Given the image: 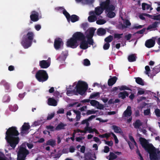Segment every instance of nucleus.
<instances>
[{"mask_svg": "<svg viewBox=\"0 0 160 160\" xmlns=\"http://www.w3.org/2000/svg\"><path fill=\"white\" fill-rule=\"evenodd\" d=\"M55 114L54 113H51L50 114H48L47 118V120H51L54 116Z\"/></svg>", "mask_w": 160, "mask_h": 160, "instance_id": "nucleus-55", "label": "nucleus"}, {"mask_svg": "<svg viewBox=\"0 0 160 160\" xmlns=\"http://www.w3.org/2000/svg\"><path fill=\"white\" fill-rule=\"evenodd\" d=\"M48 104L50 105L56 106L57 105V102L53 98H49L48 99Z\"/></svg>", "mask_w": 160, "mask_h": 160, "instance_id": "nucleus-18", "label": "nucleus"}, {"mask_svg": "<svg viewBox=\"0 0 160 160\" xmlns=\"http://www.w3.org/2000/svg\"><path fill=\"white\" fill-rule=\"evenodd\" d=\"M103 11L104 10L100 6L96 8L95 9V12L92 11L90 12V14H95L96 15H99L103 12Z\"/></svg>", "mask_w": 160, "mask_h": 160, "instance_id": "nucleus-15", "label": "nucleus"}, {"mask_svg": "<svg viewBox=\"0 0 160 160\" xmlns=\"http://www.w3.org/2000/svg\"><path fill=\"white\" fill-rule=\"evenodd\" d=\"M34 36V33L32 32H29L26 35L23 36L21 43L25 48H28L31 46Z\"/></svg>", "mask_w": 160, "mask_h": 160, "instance_id": "nucleus-3", "label": "nucleus"}, {"mask_svg": "<svg viewBox=\"0 0 160 160\" xmlns=\"http://www.w3.org/2000/svg\"><path fill=\"white\" fill-rule=\"evenodd\" d=\"M109 157V160H113L117 157V156L113 152H110Z\"/></svg>", "mask_w": 160, "mask_h": 160, "instance_id": "nucleus-38", "label": "nucleus"}, {"mask_svg": "<svg viewBox=\"0 0 160 160\" xmlns=\"http://www.w3.org/2000/svg\"><path fill=\"white\" fill-rule=\"evenodd\" d=\"M66 45L68 47L75 48L78 46V43L77 40L72 36L67 41Z\"/></svg>", "mask_w": 160, "mask_h": 160, "instance_id": "nucleus-8", "label": "nucleus"}, {"mask_svg": "<svg viewBox=\"0 0 160 160\" xmlns=\"http://www.w3.org/2000/svg\"><path fill=\"white\" fill-rule=\"evenodd\" d=\"M117 78L116 76L109 78L108 81V85L109 86H112L116 82Z\"/></svg>", "mask_w": 160, "mask_h": 160, "instance_id": "nucleus-21", "label": "nucleus"}, {"mask_svg": "<svg viewBox=\"0 0 160 160\" xmlns=\"http://www.w3.org/2000/svg\"><path fill=\"white\" fill-rule=\"evenodd\" d=\"M97 17L95 15L89 16L88 18V21L89 22H93L97 20Z\"/></svg>", "mask_w": 160, "mask_h": 160, "instance_id": "nucleus-30", "label": "nucleus"}, {"mask_svg": "<svg viewBox=\"0 0 160 160\" xmlns=\"http://www.w3.org/2000/svg\"><path fill=\"white\" fill-rule=\"evenodd\" d=\"M142 10H144L146 9L148 10L149 9L150 10H151L152 9V8L151 7L150 5L145 3H142Z\"/></svg>", "mask_w": 160, "mask_h": 160, "instance_id": "nucleus-29", "label": "nucleus"}, {"mask_svg": "<svg viewBox=\"0 0 160 160\" xmlns=\"http://www.w3.org/2000/svg\"><path fill=\"white\" fill-rule=\"evenodd\" d=\"M46 145L53 147L56 145V141L55 140L52 139H50L47 142Z\"/></svg>", "mask_w": 160, "mask_h": 160, "instance_id": "nucleus-34", "label": "nucleus"}, {"mask_svg": "<svg viewBox=\"0 0 160 160\" xmlns=\"http://www.w3.org/2000/svg\"><path fill=\"white\" fill-rule=\"evenodd\" d=\"M112 10H110L109 11H108L107 12H105L106 13L107 12V15L108 17L112 18L115 17L116 15L115 13L113 12V11H114L115 9V7L113 8Z\"/></svg>", "mask_w": 160, "mask_h": 160, "instance_id": "nucleus-22", "label": "nucleus"}, {"mask_svg": "<svg viewBox=\"0 0 160 160\" xmlns=\"http://www.w3.org/2000/svg\"><path fill=\"white\" fill-rule=\"evenodd\" d=\"M91 155L90 153H86L84 155V160H91Z\"/></svg>", "mask_w": 160, "mask_h": 160, "instance_id": "nucleus-43", "label": "nucleus"}, {"mask_svg": "<svg viewBox=\"0 0 160 160\" xmlns=\"http://www.w3.org/2000/svg\"><path fill=\"white\" fill-rule=\"evenodd\" d=\"M79 18L78 16L73 14L70 16V21L72 22H74L79 20Z\"/></svg>", "mask_w": 160, "mask_h": 160, "instance_id": "nucleus-25", "label": "nucleus"}, {"mask_svg": "<svg viewBox=\"0 0 160 160\" xmlns=\"http://www.w3.org/2000/svg\"><path fill=\"white\" fill-rule=\"evenodd\" d=\"M136 57L135 54H132L129 56L128 59L129 62H133L136 60Z\"/></svg>", "mask_w": 160, "mask_h": 160, "instance_id": "nucleus-32", "label": "nucleus"}, {"mask_svg": "<svg viewBox=\"0 0 160 160\" xmlns=\"http://www.w3.org/2000/svg\"><path fill=\"white\" fill-rule=\"evenodd\" d=\"M155 44V40L150 39L147 40L145 43V45L148 48L153 47Z\"/></svg>", "mask_w": 160, "mask_h": 160, "instance_id": "nucleus-14", "label": "nucleus"}, {"mask_svg": "<svg viewBox=\"0 0 160 160\" xmlns=\"http://www.w3.org/2000/svg\"><path fill=\"white\" fill-rule=\"evenodd\" d=\"M99 92H97L95 93H94L91 94L89 97V98L92 99L94 98L95 97H97L99 95Z\"/></svg>", "mask_w": 160, "mask_h": 160, "instance_id": "nucleus-45", "label": "nucleus"}, {"mask_svg": "<svg viewBox=\"0 0 160 160\" xmlns=\"http://www.w3.org/2000/svg\"><path fill=\"white\" fill-rule=\"evenodd\" d=\"M89 47L87 41L85 40V39H83L81 41L80 44V48L85 50L87 49Z\"/></svg>", "mask_w": 160, "mask_h": 160, "instance_id": "nucleus-17", "label": "nucleus"}, {"mask_svg": "<svg viewBox=\"0 0 160 160\" xmlns=\"http://www.w3.org/2000/svg\"><path fill=\"white\" fill-rule=\"evenodd\" d=\"M113 39V37L112 35H110L108 37L105 38L104 41L105 42L109 43L111 42Z\"/></svg>", "mask_w": 160, "mask_h": 160, "instance_id": "nucleus-39", "label": "nucleus"}, {"mask_svg": "<svg viewBox=\"0 0 160 160\" xmlns=\"http://www.w3.org/2000/svg\"><path fill=\"white\" fill-rule=\"evenodd\" d=\"M99 137L101 138H105L108 139L110 137V134H109V133H107L104 134L99 135Z\"/></svg>", "mask_w": 160, "mask_h": 160, "instance_id": "nucleus-41", "label": "nucleus"}, {"mask_svg": "<svg viewBox=\"0 0 160 160\" xmlns=\"http://www.w3.org/2000/svg\"><path fill=\"white\" fill-rule=\"evenodd\" d=\"M43 122H42V119H40V120H38L37 121L35 122L34 123V124L35 126H38L40 125L41 123H43Z\"/></svg>", "mask_w": 160, "mask_h": 160, "instance_id": "nucleus-53", "label": "nucleus"}, {"mask_svg": "<svg viewBox=\"0 0 160 160\" xmlns=\"http://www.w3.org/2000/svg\"><path fill=\"white\" fill-rule=\"evenodd\" d=\"M139 141L142 148L149 154L150 160H157V155L156 148L151 143H149L147 140L143 138H139Z\"/></svg>", "mask_w": 160, "mask_h": 160, "instance_id": "nucleus-2", "label": "nucleus"}, {"mask_svg": "<svg viewBox=\"0 0 160 160\" xmlns=\"http://www.w3.org/2000/svg\"><path fill=\"white\" fill-rule=\"evenodd\" d=\"M97 33L98 35L102 36L106 33V31L103 28H100L97 30Z\"/></svg>", "mask_w": 160, "mask_h": 160, "instance_id": "nucleus-28", "label": "nucleus"}, {"mask_svg": "<svg viewBox=\"0 0 160 160\" xmlns=\"http://www.w3.org/2000/svg\"><path fill=\"white\" fill-rule=\"evenodd\" d=\"M154 72L156 73L160 72V64L155 67L154 69Z\"/></svg>", "mask_w": 160, "mask_h": 160, "instance_id": "nucleus-58", "label": "nucleus"}, {"mask_svg": "<svg viewBox=\"0 0 160 160\" xmlns=\"http://www.w3.org/2000/svg\"><path fill=\"white\" fill-rule=\"evenodd\" d=\"M144 115L145 116L148 115L150 114V108L145 110L143 112Z\"/></svg>", "mask_w": 160, "mask_h": 160, "instance_id": "nucleus-52", "label": "nucleus"}, {"mask_svg": "<svg viewBox=\"0 0 160 160\" xmlns=\"http://www.w3.org/2000/svg\"><path fill=\"white\" fill-rule=\"evenodd\" d=\"M5 139L10 146L14 148L20 141L18 137L19 133L17 130V128L12 126L9 128L5 133Z\"/></svg>", "mask_w": 160, "mask_h": 160, "instance_id": "nucleus-1", "label": "nucleus"}, {"mask_svg": "<svg viewBox=\"0 0 160 160\" xmlns=\"http://www.w3.org/2000/svg\"><path fill=\"white\" fill-rule=\"evenodd\" d=\"M87 42L88 44L90 45H93L94 42L93 39H92V38H87Z\"/></svg>", "mask_w": 160, "mask_h": 160, "instance_id": "nucleus-42", "label": "nucleus"}, {"mask_svg": "<svg viewBox=\"0 0 160 160\" xmlns=\"http://www.w3.org/2000/svg\"><path fill=\"white\" fill-rule=\"evenodd\" d=\"M145 69L146 70L145 73L146 74H148L149 73V72L150 71V67L148 66H146L145 67Z\"/></svg>", "mask_w": 160, "mask_h": 160, "instance_id": "nucleus-62", "label": "nucleus"}, {"mask_svg": "<svg viewBox=\"0 0 160 160\" xmlns=\"http://www.w3.org/2000/svg\"><path fill=\"white\" fill-rule=\"evenodd\" d=\"M123 35V33L118 34L115 33L114 35V37L115 38H118V39H120L122 38L121 36Z\"/></svg>", "mask_w": 160, "mask_h": 160, "instance_id": "nucleus-51", "label": "nucleus"}, {"mask_svg": "<svg viewBox=\"0 0 160 160\" xmlns=\"http://www.w3.org/2000/svg\"><path fill=\"white\" fill-rule=\"evenodd\" d=\"M63 42L62 39L60 38H56L54 41V46L56 50H58L61 48L62 45H63Z\"/></svg>", "mask_w": 160, "mask_h": 160, "instance_id": "nucleus-11", "label": "nucleus"}, {"mask_svg": "<svg viewBox=\"0 0 160 160\" xmlns=\"http://www.w3.org/2000/svg\"><path fill=\"white\" fill-rule=\"evenodd\" d=\"M110 46V44L109 43L106 42L105 43L103 46V48L104 50H107L109 49Z\"/></svg>", "mask_w": 160, "mask_h": 160, "instance_id": "nucleus-54", "label": "nucleus"}, {"mask_svg": "<svg viewBox=\"0 0 160 160\" xmlns=\"http://www.w3.org/2000/svg\"><path fill=\"white\" fill-rule=\"evenodd\" d=\"M84 129L86 131V132L88 131L90 133L93 132V129L92 128L90 127H89L88 126L85 127Z\"/></svg>", "mask_w": 160, "mask_h": 160, "instance_id": "nucleus-49", "label": "nucleus"}, {"mask_svg": "<svg viewBox=\"0 0 160 160\" xmlns=\"http://www.w3.org/2000/svg\"><path fill=\"white\" fill-rule=\"evenodd\" d=\"M10 100V98L9 96L5 95L3 98V102H9Z\"/></svg>", "mask_w": 160, "mask_h": 160, "instance_id": "nucleus-40", "label": "nucleus"}, {"mask_svg": "<svg viewBox=\"0 0 160 160\" xmlns=\"http://www.w3.org/2000/svg\"><path fill=\"white\" fill-rule=\"evenodd\" d=\"M119 89L120 91H123L124 90H128L130 91H132V90L129 87H127L125 85H122L121 86H118Z\"/></svg>", "mask_w": 160, "mask_h": 160, "instance_id": "nucleus-36", "label": "nucleus"}, {"mask_svg": "<svg viewBox=\"0 0 160 160\" xmlns=\"http://www.w3.org/2000/svg\"><path fill=\"white\" fill-rule=\"evenodd\" d=\"M131 25V23L128 19H125L123 21V23L121 24V26L122 28H126L128 26H130Z\"/></svg>", "mask_w": 160, "mask_h": 160, "instance_id": "nucleus-26", "label": "nucleus"}, {"mask_svg": "<svg viewBox=\"0 0 160 160\" xmlns=\"http://www.w3.org/2000/svg\"><path fill=\"white\" fill-rule=\"evenodd\" d=\"M128 95L129 94L128 92L124 91L123 92H121L118 93V97L119 98H121L122 99H124L126 98V96L128 97Z\"/></svg>", "mask_w": 160, "mask_h": 160, "instance_id": "nucleus-23", "label": "nucleus"}, {"mask_svg": "<svg viewBox=\"0 0 160 160\" xmlns=\"http://www.w3.org/2000/svg\"><path fill=\"white\" fill-rule=\"evenodd\" d=\"M39 66L41 68H47L50 65V63L47 60H42L39 61Z\"/></svg>", "mask_w": 160, "mask_h": 160, "instance_id": "nucleus-13", "label": "nucleus"}, {"mask_svg": "<svg viewBox=\"0 0 160 160\" xmlns=\"http://www.w3.org/2000/svg\"><path fill=\"white\" fill-rule=\"evenodd\" d=\"M96 111H95L94 109H92V110H88L87 112L86 115H89L90 114H95L96 112Z\"/></svg>", "mask_w": 160, "mask_h": 160, "instance_id": "nucleus-47", "label": "nucleus"}, {"mask_svg": "<svg viewBox=\"0 0 160 160\" xmlns=\"http://www.w3.org/2000/svg\"><path fill=\"white\" fill-rule=\"evenodd\" d=\"M46 128L47 130H49L50 131H54V130H55L54 127L50 125L47 126Z\"/></svg>", "mask_w": 160, "mask_h": 160, "instance_id": "nucleus-46", "label": "nucleus"}, {"mask_svg": "<svg viewBox=\"0 0 160 160\" xmlns=\"http://www.w3.org/2000/svg\"><path fill=\"white\" fill-rule=\"evenodd\" d=\"M29 154V151L25 147H20L18 152L17 160H25L27 156Z\"/></svg>", "mask_w": 160, "mask_h": 160, "instance_id": "nucleus-6", "label": "nucleus"}, {"mask_svg": "<svg viewBox=\"0 0 160 160\" xmlns=\"http://www.w3.org/2000/svg\"><path fill=\"white\" fill-rule=\"evenodd\" d=\"M106 21L104 19H100L96 21V23L98 25H102L106 22Z\"/></svg>", "mask_w": 160, "mask_h": 160, "instance_id": "nucleus-44", "label": "nucleus"}, {"mask_svg": "<svg viewBox=\"0 0 160 160\" xmlns=\"http://www.w3.org/2000/svg\"><path fill=\"white\" fill-rule=\"evenodd\" d=\"M90 103L93 106H96L98 102L94 100H92L90 101Z\"/></svg>", "mask_w": 160, "mask_h": 160, "instance_id": "nucleus-48", "label": "nucleus"}, {"mask_svg": "<svg viewBox=\"0 0 160 160\" xmlns=\"http://www.w3.org/2000/svg\"><path fill=\"white\" fill-rule=\"evenodd\" d=\"M104 141L105 144L109 146H112L113 145V142L112 141H109L105 140Z\"/></svg>", "mask_w": 160, "mask_h": 160, "instance_id": "nucleus-59", "label": "nucleus"}, {"mask_svg": "<svg viewBox=\"0 0 160 160\" xmlns=\"http://www.w3.org/2000/svg\"><path fill=\"white\" fill-rule=\"evenodd\" d=\"M98 109H101L103 108V106L102 104H100L98 102V103H97V106H96Z\"/></svg>", "mask_w": 160, "mask_h": 160, "instance_id": "nucleus-63", "label": "nucleus"}, {"mask_svg": "<svg viewBox=\"0 0 160 160\" xmlns=\"http://www.w3.org/2000/svg\"><path fill=\"white\" fill-rule=\"evenodd\" d=\"M110 0H106L100 3V6L103 10L105 11V12L109 11L110 9L112 10L114 7L113 5L110 4Z\"/></svg>", "mask_w": 160, "mask_h": 160, "instance_id": "nucleus-7", "label": "nucleus"}, {"mask_svg": "<svg viewBox=\"0 0 160 160\" xmlns=\"http://www.w3.org/2000/svg\"><path fill=\"white\" fill-rule=\"evenodd\" d=\"M75 149L73 146H70L69 148V152L71 153H73L75 152Z\"/></svg>", "mask_w": 160, "mask_h": 160, "instance_id": "nucleus-64", "label": "nucleus"}, {"mask_svg": "<svg viewBox=\"0 0 160 160\" xmlns=\"http://www.w3.org/2000/svg\"><path fill=\"white\" fill-rule=\"evenodd\" d=\"M142 123L139 119L137 120L135 123L133 124L134 128H139L142 125Z\"/></svg>", "mask_w": 160, "mask_h": 160, "instance_id": "nucleus-27", "label": "nucleus"}, {"mask_svg": "<svg viewBox=\"0 0 160 160\" xmlns=\"http://www.w3.org/2000/svg\"><path fill=\"white\" fill-rule=\"evenodd\" d=\"M83 64L86 66H88L90 65V61L88 59H85L83 61Z\"/></svg>", "mask_w": 160, "mask_h": 160, "instance_id": "nucleus-50", "label": "nucleus"}, {"mask_svg": "<svg viewBox=\"0 0 160 160\" xmlns=\"http://www.w3.org/2000/svg\"><path fill=\"white\" fill-rule=\"evenodd\" d=\"M132 114V111L131 109V107L128 106L127 109L124 112L123 116L124 117H130Z\"/></svg>", "mask_w": 160, "mask_h": 160, "instance_id": "nucleus-16", "label": "nucleus"}, {"mask_svg": "<svg viewBox=\"0 0 160 160\" xmlns=\"http://www.w3.org/2000/svg\"><path fill=\"white\" fill-rule=\"evenodd\" d=\"M112 128L115 133H120L121 132V128L117 126L112 125Z\"/></svg>", "mask_w": 160, "mask_h": 160, "instance_id": "nucleus-35", "label": "nucleus"}, {"mask_svg": "<svg viewBox=\"0 0 160 160\" xmlns=\"http://www.w3.org/2000/svg\"><path fill=\"white\" fill-rule=\"evenodd\" d=\"M88 27V24L87 23H83L81 25V27L84 30H86Z\"/></svg>", "mask_w": 160, "mask_h": 160, "instance_id": "nucleus-61", "label": "nucleus"}, {"mask_svg": "<svg viewBox=\"0 0 160 160\" xmlns=\"http://www.w3.org/2000/svg\"><path fill=\"white\" fill-rule=\"evenodd\" d=\"M35 77L39 82H43L48 80V76L46 71L40 70L36 72Z\"/></svg>", "mask_w": 160, "mask_h": 160, "instance_id": "nucleus-5", "label": "nucleus"}, {"mask_svg": "<svg viewBox=\"0 0 160 160\" xmlns=\"http://www.w3.org/2000/svg\"><path fill=\"white\" fill-rule=\"evenodd\" d=\"M88 88V85L86 82L79 81L75 88L76 89V92L75 94L78 95V93L81 95H83L85 93Z\"/></svg>", "mask_w": 160, "mask_h": 160, "instance_id": "nucleus-4", "label": "nucleus"}, {"mask_svg": "<svg viewBox=\"0 0 160 160\" xmlns=\"http://www.w3.org/2000/svg\"><path fill=\"white\" fill-rule=\"evenodd\" d=\"M67 126L66 124L63 123L62 122L59 123L55 128V130L58 131L61 129H65L64 127Z\"/></svg>", "mask_w": 160, "mask_h": 160, "instance_id": "nucleus-24", "label": "nucleus"}, {"mask_svg": "<svg viewBox=\"0 0 160 160\" xmlns=\"http://www.w3.org/2000/svg\"><path fill=\"white\" fill-rule=\"evenodd\" d=\"M73 111L74 113L76 115V121H79L81 117V114L80 112L78 110H73Z\"/></svg>", "mask_w": 160, "mask_h": 160, "instance_id": "nucleus-31", "label": "nucleus"}, {"mask_svg": "<svg viewBox=\"0 0 160 160\" xmlns=\"http://www.w3.org/2000/svg\"><path fill=\"white\" fill-rule=\"evenodd\" d=\"M30 128V125L28 123H24L21 128V132L20 133L21 135L23 136L25 134H28Z\"/></svg>", "mask_w": 160, "mask_h": 160, "instance_id": "nucleus-10", "label": "nucleus"}, {"mask_svg": "<svg viewBox=\"0 0 160 160\" xmlns=\"http://www.w3.org/2000/svg\"><path fill=\"white\" fill-rule=\"evenodd\" d=\"M39 13L38 12L35 11H32L30 15L31 20L33 22H37L39 19Z\"/></svg>", "mask_w": 160, "mask_h": 160, "instance_id": "nucleus-12", "label": "nucleus"}, {"mask_svg": "<svg viewBox=\"0 0 160 160\" xmlns=\"http://www.w3.org/2000/svg\"><path fill=\"white\" fill-rule=\"evenodd\" d=\"M72 37L78 42L86 38V37L82 32H77L74 33L72 35Z\"/></svg>", "mask_w": 160, "mask_h": 160, "instance_id": "nucleus-9", "label": "nucleus"}, {"mask_svg": "<svg viewBox=\"0 0 160 160\" xmlns=\"http://www.w3.org/2000/svg\"><path fill=\"white\" fill-rule=\"evenodd\" d=\"M62 12L63 14L65 16L68 21V22H69L70 16V14L65 9H64V10H63Z\"/></svg>", "mask_w": 160, "mask_h": 160, "instance_id": "nucleus-37", "label": "nucleus"}, {"mask_svg": "<svg viewBox=\"0 0 160 160\" xmlns=\"http://www.w3.org/2000/svg\"><path fill=\"white\" fill-rule=\"evenodd\" d=\"M95 30L96 29H94L93 28H89L88 30V31L89 33L87 35V37L92 38Z\"/></svg>", "mask_w": 160, "mask_h": 160, "instance_id": "nucleus-19", "label": "nucleus"}, {"mask_svg": "<svg viewBox=\"0 0 160 160\" xmlns=\"http://www.w3.org/2000/svg\"><path fill=\"white\" fill-rule=\"evenodd\" d=\"M154 112L155 115L158 117H160V110L158 108H156Z\"/></svg>", "mask_w": 160, "mask_h": 160, "instance_id": "nucleus-56", "label": "nucleus"}, {"mask_svg": "<svg viewBox=\"0 0 160 160\" xmlns=\"http://www.w3.org/2000/svg\"><path fill=\"white\" fill-rule=\"evenodd\" d=\"M158 22H154L152 24L149 25L147 28V30H150L151 31L155 29L158 27Z\"/></svg>", "mask_w": 160, "mask_h": 160, "instance_id": "nucleus-20", "label": "nucleus"}, {"mask_svg": "<svg viewBox=\"0 0 160 160\" xmlns=\"http://www.w3.org/2000/svg\"><path fill=\"white\" fill-rule=\"evenodd\" d=\"M17 86L19 89H21L23 87V83L22 82H19L17 84Z\"/></svg>", "mask_w": 160, "mask_h": 160, "instance_id": "nucleus-60", "label": "nucleus"}, {"mask_svg": "<svg viewBox=\"0 0 160 160\" xmlns=\"http://www.w3.org/2000/svg\"><path fill=\"white\" fill-rule=\"evenodd\" d=\"M135 78L137 83L142 86L144 85V82L142 78L140 77L136 78Z\"/></svg>", "mask_w": 160, "mask_h": 160, "instance_id": "nucleus-33", "label": "nucleus"}, {"mask_svg": "<svg viewBox=\"0 0 160 160\" xmlns=\"http://www.w3.org/2000/svg\"><path fill=\"white\" fill-rule=\"evenodd\" d=\"M88 119H85L82 120L81 122L82 124H86V127L89 126V123L88 122Z\"/></svg>", "mask_w": 160, "mask_h": 160, "instance_id": "nucleus-57", "label": "nucleus"}]
</instances>
